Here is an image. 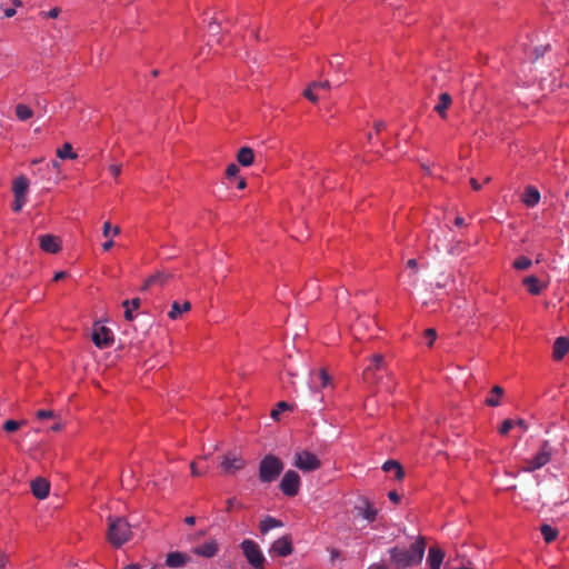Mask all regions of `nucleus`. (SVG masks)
<instances>
[{"mask_svg": "<svg viewBox=\"0 0 569 569\" xmlns=\"http://www.w3.org/2000/svg\"><path fill=\"white\" fill-rule=\"evenodd\" d=\"M330 66L332 68L340 69L342 67V62L340 61L339 58H336L330 61Z\"/></svg>", "mask_w": 569, "mask_h": 569, "instance_id": "nucleus-52", "label": "nucleus"}, {"mask_svg": "<svg viewBox=\"0 0 569 569\" xmlns=\"http://www.w3.org/2000/svg\"><path fill=\"white\" fill-rule=\"evenodd\" d=\"M330 377L325 369L313 373L310 379V389L320 391L321 388H326L329 385Z\"/></svg>", "mask_w": 569, "mask_h": 569, "instance_id": "nucleus-17", "label": "nucleus"}, {"mask_svg": "<svg viewBox=\"0 0 569 569\" xmlns=\"http://www.w3.org/2000/svg\"><path fill=\"white\" fill-rule=\"evenodd\" d=\"M234 503H236V498H229L227 500V510L231 511V509L233 508Z\"/></svg>", "mask_w": 569, "mask_h": 569, "instance_id": "nucleus-59", "label": "nucleus"}, {"mask_svg": "<svg viewBox=\"0 0 569 569\" xmlns=\"http://www.w3.org/2000/svg\"><path fill=\"white\" fill-rule=\"evenodd\" d=\"M272 550L280 557H287V556L291 555L293 548H292L290 538L284 536V537L277 539L272 543Z\"/></svg>", "mask_w": 569, "mask_h": 569, "instance_id": "nucleus-16", "label": "nucleus"}, {"mask_svg": "<svg viewBox=\"0 0 569 569\" xmlns=\"http://www.w3.org/2000/svg\"><path fill=\"white\" fill-rule=\"evenodd\" d=\"M300 476L295 470H288L284 472L279 488L281 492L288 497H295L298 495L300 489Z\"/></svg>", "mask_w": 569, "mask_h": 569, "instance_id": "nucleus-8", "label": "nucleus"}, {"mask_svg": "<svg viewBox=\"0 0 569 569\" xmlns=\"http://www.w3.org/2000/svg\"><path fill=\"white\" fill-rule=\"evenodd\" d=\"M16 116L20 121H27L33 116V111L27 104L19 103L16 107Z\"/></svg>", "mask_w": 569, "mask_h": 569, "instance_id": "nucleus-31", "label": "nucleus"}, {"mask_svg": "<svg viewBox=\"0 0 569 569\" xmlns=\"http://www.w3.org/2000/svg\"><path fill=\"white\" fill-rule=\"evenodd\" d=\"M540 200V192L533 187H527L523 194L522 201L527 207H535Z\"/></svg>", "mask_w": 569, "mask_h": 569, "instance_id": "nucleus-21", "label": "nucleus"}, {"mask_svg": "<svg viewBox=\"0 0 569 569\" xmlns=\"http://www.w3.org/2000/svg\"><path fill=\"white\" fill-rule=\"evenodd\" d=\"M492 396L486 400V403L491 407L498 406V385L492 386L491 388Z\"/></svg>", "mask_w": 569, "mask_h": 569, "instance_id": "nucleus-38", "label": "nucleus"}, {"mask_svg": "<svg viewBox=\"0 0 569 569\" xmlns=\"http://www.w3.org/2000/svg\"><path fill=\"white\" fill-rule=\"evenodd\" d=\"M388 498L395 503H398L400 501V496L396 491H390L388 493Z\"/></svg>", "mask_w": 569, "mask_h": 569, "instance_id": "nucleus-49", "label": "nucleus"}, {"mask_svg": "<svg viewBox=\"0 0 569 569\" xmlns=\"http://www.w3.org/2000/svg\"><path fill=\"white\" fill-rule=\"evenodd\" d=\"M425 550L426 542L420 538L408 549L398 547L390 549V557L398 568H407L420 563L423 558Z\"/></svg>", "mask_w": 569, "mask_h": 569, "instance_id": "nucleus-1", "label": "nucleus"}, {"mask_svg": "<svg viewBox=\"0 0 569 569\" xmlns=\"http://www.w3.org/2000/svg\"><path fill=\"white\" fill-rule=\"evenodd\" d=\"M417 266H418V263H417V260H416V259H409V260L407 261V267H408V268H410V269H416V268H417Z\"/></svg>", "mask_w": 569, "mask_h": 569, "instance_id": "nucleus-61", "label": "nucleus"}, {"mask_svg": "<svg viewBox=\"0 0 569 569\" xmlns=\"http://www.w3.org/2000/svg\"><path fill=\"white\" fill-rule=\"evenodd\" d=\"M523 286L531 295H539L542 286L536 276H529L523 279Z\"/></svg>", "mask_w": 569, "mask_h": 569, "instance_id": "nucleus-27", "label": "nucleus"}, {"mask_svg": "<svg viewBox=\"0 0 569 569\" xmlns=\"http://www.w3.org/2000/svg\"><path fill=\"white\" fill-rule=\"evenodd\" d=\"M246 467V460L234 452H228L222 456L220 468L224 475H233Z\"/></svg>", "mask_w": 569, "mask_h": 569, "instance_id": "nucleus-9", "label": "nucleus"}, {"mask_svg": "<svg viewBox=\"0 0 569 569\" xmlns=\"http://www.w3.org/2000/svg\"><path fill=\"white\" fill-rule=\"evenodd\" d=\"M239 172V167L236 163H230L226 169L227 178H236Z\"/></svg>", "mask_w": 569, "mask_h": 569, "instance_id": "nucleus-42", "label": "nucleus"}, {"mask_svg": "<svg viewBox=\"0 0 569 569\" xmlns=\"http://www.w3.org/2000/svg\"><path fill=\"white\" fill-rule=\"evenodd\" d=\"M293 466L303 472H311L321 467V461L315 453L301 450L295 453Z\"/></svg>", "mask_w": 569, "mask_h": 569, "instance_id": "nucleus-7", "label": "nucleus"}, {"mask_svg": "<svg viewBox=\"0 0 569 569\" xmlns=\"http://www.w3.org/2000/svg\"><path fill=\"white\" fill-rule=\"evenodd\" d=\"M66 277H67V272H64V271H59V272H57V273L54 274L53 280H54V281H59V280H61V279H64Z\"/></svg>", "mask_w": 569, "mask_h": 569, "instance_id": "nucleus-55", "label": "nucleus"}, {"mask_svg": "<svg viewBox=\"0 0 569 569\" xmlns=\"http://www.w3.org/2000/svg\"><path fill=\"white\" fill-rule=\"evenodd\" d=\"M123 569H140V566L137 563H131V565L124 567Z\"/></svg>", "mask_w": 569, "mask_h": 569, "instance_id": "nucleus-64", "label": "nucleus"}, {"mask_svg": "<svg viewBox=\"0 0 569 569\" xmlns=\"http://www.w3.org/2000/svg\"><path fill=\"white\" fill-rule=\"evenodd\" d=\"M531 266V260L526 257H520L515 260L513 267L518 270H525Z\"/></svg>", "mask_w": 569, "mask_h": 569, "instance_id": "nucleus-37", "label": "nucleus"}, {"mask_svg": "<svg viewBox=\"0 0 569 569\" xmlns=\"http://www.w3.org/2000/svg\"><path fill=\"white\" fill-rule=\"evenodd\" d=\"M290 408H291V406H290L288 402H286V401H280V402H278L277 408H276V409H273V410L271 411V413H270V415H271V417H272L274 420H278V419H279L280 413H281L282 411H284V410H289Z\"/></svg>", "mask_w": 569, "mask_h": 569, "instance_id": "nucleus-34", "label": "nucleus"}, {"mask_svg": "<svg viewBox=\"0 0 569 569\" xmlns=\"http://www.w3.org/2000/svg\"><path fill=\"white\" fill-rule=\"evenodd\" d=\"M60 13V9L59 8H52L51 10H49L46 16L48 18H52V19H56Z\"/></svg>", "mask_w": 569, "mask_h": 569, "instance_id": "nucleus-48", "label": "nucleus"}, {"mask_svg": "<svg viewBox=\"0 0 569 569\" xmlns=\"http://www.w3.org/2000/svg\"><path fill=\"white\" fill-rule=\"evenodd\" d=\"M113 244H114V243H113V241H112V240H108V241H106L104 243H102V249H103L104 251H108V250H110V249L113 247Z\"/></svg>", "mask_w": 569, "mask_h": 569, "instance_id": "nucleus-56", "label": "nucleus"}, {"mask_svg": "<svg viewBox=\"0 0 569 569\" xmlns=\"http://www.w3.org/2000/svg\"><path fill=\"white\" fill-rule=\"evenodd\" d=\"M240 548L244 558L247 559V562L251 566L252 569H264L267 560L256 541L251 539H244L240 543Z\"/></svg>", "mask_w": 569, "mask_h": 569, "instance_id": "nucleus-4", "label": "nucleus"}, {"mask_svg": "<svg viewBox=\"0 0 569 569\" xmlns=\"http://www.w3.org/2000/svg\"><path fill=\"white\" fill-rule=\"evenodd\" d=\"M119 233H120V228L118 226L112 228L111 223L109 221H106L103 223V228H102L103 237H109L110 234L118 236Z\"/></svg>", "mask_w": 569, "mask_h": 569, "instance_id": "nucleus-35", "label": "nucleus"}, {"mask_svg": "<svg viewBox=\"0 0 569 569\" xmlns=\"http://www.w3.org/2000/svg\"><path fill=\"white\" fill-rule=\"evenodd\" d=\"M50 490V483L44 478H37L31 481V491L38 499H44L48 497Z\"/></svg>", "mask_w": 569, "mask_h": 569, "instance_id": "nucleus-14", "label": "nucleus"}, {"mask_svg": "<svg viewBox=\"0 0 569 569\" xmlns=\"http://www.w3.org/2000/svg\"><path fill=\"white\" fill-rule=\"evenodd\" d=\"M379 372L380 371H373L372 366H367L362 373L363 381L368 385L378 383L379 379L381 378L378 376Z\"/></svg>", "mask_w": 569, "mask_h": 569, "instance_id": "nucleus-30", "label": "nucleus"}, {"mask_svg": "<svg viewBox=\"0 0 569 569\" xmlns=\"http://www.w3.org/2000/svg\"><path fill=\"white\" fill-rule=\"evenodd\" d=\"M382 470L386 472L395 471V478L401 480L405 477V471L401 465L396 460H388L383 463Z\"/></svg>", "mask_w": 569, "mask_h": 569, "instance_id": "nucleus-25", "label": "nucleus"}, {"mask_svg": "<svg viewBox=\"0 0 569 569\" xmlns=\"http://www.w3.org/2000/svg\"><path fill=\"white\" fill-rule=\"evenodd\" d=\"M540 532L547 543L552 542L558 537V530L548 523L540 527Z\"/></svg>", "mask_w": 569, "mask_h": 569, "instance_id": "nucleus-29", "label": "nucleus"}, {"mask_svg": "<svg viewBox=\"0 0 569 569\" xmlns=\"http://www.w3.org/2000/svg\"><path fill=\"white\" fill-rule=\"evenodd\" d=\"M569 351V339L566 337H558L553 342L552 356L555 360H560Z\"/></svg>", "mask_w": 569, "mask_h": 569, "instance_id": "nucleus-18", "label": "nucleus"}, {"mask_svg": "<svg viewBox=\"0 0 569 569\" xmlns=\"http://www.w3.org/2000/svg\"><path fill=\"white\" fill-rule=\"evenodd\" d=\"M36 416L38 419H47L54 417V412L52 410H39Z\"/></svg>", "mask_w": 569, "mask_h": 569, "instance_id": "nucleus-45", "label": "nucleus"}, {"mask_svg": "<svg viewBox=\"0 0 569 569\" xmlns=\"http://www.w3.org/2000/svg\"><path fill=\"white\" fill-rule=\"evenodd\" d=\"M363 503V506H358L356 508L358 511V516L371 522L377 517V509L373 508L368 501H365Z\"/></svg>", "mask_w": 569, "mask_h": 569, "instance_id": "nucleus-24", "label": "nucleus"}, {"mask_svg": "<svg viewBox=\"0 0 569 569\" xmlns=\"http://www.w3.org/2000/svg\"><path fill=\"white\" fill-rule=\"evenodd\" d=\"M190 561V557L180 551L169 552L166 558V565L170 568H182Z\"/></svg>", "mask_w": 569, "mask_h": 569, "instance_id": "nucleus-15", "label": "nucleus"}, {"mask_svg": "<svg viewBox=\"0 0 569 569\" xmlns=\"http://www.w3.org/2000/svg\"><path fill=\"white\" fill-rule=\"evenodd\" d=\"M8 562V556L0 551V569H3Z\"/></svg>", "mask_w": 569, "mask_h": 569, "instance_id": "nucleus-51", "label": "nucleus"}, {"mask_svg": "<svg viewBox=\"0 0 569 569\" xmlns=\"http://www.w3.org/2000/svg\"><path fill=\"white\" fill-rule=\"evenodd\" d=\"M27 197L14 196V201L12 203V210L14 212H20L22 207L26 204Z\"/></svg>", "mask_w": 569, "mask_h": 569, "instance_id": "nucleus-39", "label": "nucleus"}, {"mask_svg": "<svg viewBox=\"0 0 569 569\" xmlns=\"http://www.w3.org/2000/svg\"><path fill=\"white\" fill-rule=\"evenodd\" d=\"M92 341L98 348H108L113 343V335L107 327L99 326L92 332Z\"/></svg>", "mask_w": 569, "mask_h": 569, "instance_id": "nucleus-10", "label": "nucleus"}, {"mask_svg": "<svg viewBox=\"0 0 569 569\" xmlns=\"http://www.w3.org/2000/svg\"><path fill=\"white\" fill-rule=\"evenodd\" d=\"M528 425L523 419H506L500 423V437L509 436L516 441L527 432Z\"/></svg>", "mask_w": 569, "mask_h": 569, "instance_id": "nucleus-6", "label": "nucleus"}, {"mask_svg": "<svg viewBox=\"0 0 569 569\" xmlns=\"http://www.w3.org/2000/svg\"><path fill=\"white\" fill-rule=\"evenodd\" d=\"M190 469H191V475L193 477H198V476H201L202 472H200L201 470L198 468L197 463L194 461H192L190 463Z\"/></svg>", "mask_w": 569, "mask_h": 569, "instance_id": "nucleus-47", "label": "nucleus"}, {"mask_svg": "<svg viewBox=\"0 0 569 569\" xmlns=\"http://www.w3.org/2000/svg\"><path fill=\"white\" fill-rule=\"evenodd\" d=\"M386 124L382 121H378L375 124L376 132L379 133L382 129H385Z\"/></svg>", "mask_w": 569, "mask_h": 569, "instance_id": "nucleus-58", "label": "nucleus"}, {"mask_svg": "<svg viewBox=\"0 0 569 569\" xmlns=\"http://www.w3.org/2000/svg\"><path fill=\"white\" fill-rule=\"evenodd\" d=\"M330 82L328 80L326 81H315L312 82V88H317V90H329L330 89Z\"/></svg>", "mask_w": 569, "mask_h": 569, "instance_id": "nucleus-44", "label": "nucleus"}, {"mask_svg": "<svg viewBox=\"0 0 569 569\" xmlns=\"http://www.w3.org/2000/svg\"><path fill=\"white\" fill-rule=\"evenodd\" d=\"M370 365L373 367V371H385L386 362L382 355H373L370 360Z\"/></svg>", "mask_w": 569, "mask_h": 569, "instance_id": "nucleus-33", "label": "nucleus"}, {"mask_svg": "<svg viewBox=\"0 0 569 569\" xmlns=\"http://www.w3.org/2000/svg\"><path fill=\"white\" fill-rule=\"evenodd\" d=\"M132 310H133L132 308H130L128 310H124V318H126V320L132 321L134 319Z\"/></svg>", "mask_w": 569, "mask_h": 569, "instance_id": "nucleus-54", "label": "nucleus"}, {"mask_svg": "<svg viewBox=\"0 0 569 569\" xmlns=\"http://www.w3.org/2000/svg\"><path fill=\"white\" fill-rule=\"evenodd\" d=\"M184 522H186L187 525H189V526H192V525H194V523H196V517H193V516H188V517H186V518H184Z\"/></svg>", "mask_w": 569, "mask_h": 569, "instance_id": "nucleus-63", "label": "nucleus"}, {"mask_svg": "<svg viewBox=\"0 0 569 569\" xmlns=\"http://www.w3.org/2000/svg\"><path fill=\"white\" fill-rule=\"evenodd\" d=\"M131 538L130 525L121 517L108 519L107 539L116 548H120Z\"/></svg>", "mask_w": 569, "mask_h": 569, "instance_id": "nucleus-2", "label": "nucleus"}, {"mask_svg": "<svg viewBox=\"0 0 569 569\" xmlns=\"http://www.w3.org/2000/svg\"><path fill=\"white\" fill-rule=\"evenodd\" d=\"M14 14H16V9H13V8H7V9L4 10V16H6L7 18H11V17H13Z\"/></svg>", "mask_w": 569, "mask_h": 569, "instance_id": "nucleus-57", "label": "nucleus"}, {"mask_svg": "<svg viewBox=\"0 0 569 569\" xmlns=\"http://www.w3.org/2000/svg\"><path fill=\"white\" fill-rule=\"evenodd\" d=\"M453 224H455L456 227L460 228V227H462V226H465V224H466V221H465V219H463L462 217L457 216V217L455 218V220H453Z\"/></svg>", "mask_w": 569, "mask_h": 569, "instance_id": "nucleus-50", "label": "nucleus"}, {"mask_svg": "<svg viewBox=\"0 0 569 569\" xmlns=\"http://www.w3.org/2000/svg\"><path fill=\"white\" fill-rule=\"evenodd\" d=\"M445 558V552L439 546H431L429 548L427 562L430 569H440Z\"/></svg>", "mask_w": 569, "mask_h": 569, "instance_id": "nucleus-13", "label": "nucleus"}, {"mask_svg": "<svg viewBox=\"0 0 569 569\" xmlns=\"http://www.w3.org/2000/svg\"><path fill=\"white\" fill-rule=\"evenodd\" d=\"M246 186H247V182H246L244 178H240L238 180L237 188L240 190H243L246 188Z\"/></svg>", "mask_w": 569, "mask_h": 569, "instance_id": "nucleus-60", "label": "nucleus"}, {"mask_svg": "<svg viewBox=\"0 0 569 569\" xmlns=\"http://www.w3.org/2000/svg\"><path fill=\"white\" fill-rule=\"evenodd\" d=\"M191 308V303L189 301H184L182 305L178 301H173L171 305V310L169 311L168 316L172 320H177L182 316L183 312L189 311Z\"/></svg>", "mask_w": 569, "mask_h": 569, "instance_id": "nucleus-22", "label": "nucleus"}, {"mask_svg": "<svg viewBox=\"0 0 569 569\" xmlns=\"http://www.w3.org/2000/svg\"><path fill=\"white\" fill-rule=\"evenodd\" d=\"M218 551H219V545L213 539L206 541L204 543L197 546L193 549V552L197 556L204 557V558H212L218 553Z\"/></svg>", "mask_w": 569, "mask_h": 569, "instance_id": "nucleus-12", "label": "nucleus"}, {"mask_svg": "<svg viewBox=\"0 0 569 569\" xmlns=\"http://www.w3.org/2000/svg\"><path fill=\"white\" fill-rule=\"evenodd\" d=\"M169 278H171V274L157 273L154 276H151L146 281V283H144L142 289L146 290L147 288H149L151 286H154V284L163 286L169 280Z\"/></svg>", "mask_w": 569, "mask_h": 569, "instance_id": "nucleus-28", "label": "nucleus"}, {"mask_svg": "<svg viewBox=\"0 0 569 569\" xmlns=\"http://www.w3.org/2000/svg\"><path fill=\"white\" fill-rule=\"evenodd\" d=\"M283 523L270 516H267L263 520L260 521L259 529L262 535H266L269 530L273 528H280Z\"/></svg>", "mask_w": 569, "mask_h": 569, "instance_id": "nucleus-26", "label": "nucleus"}, {"mask_svg": "<svg viewBox=\"0 0 569 569\" xmlns=\"http://www.w3.org/2000/svg\"><path fill=\"white\" fill-rule=\"evenodd\" d=\"M549 49H550L549 44L536 47L535 50H533V52H535V60H537L540 57H542Z\"/></svg>", "mask_w": 569, "mask_h": 569, "instance_id": "nucleus-43", "label": "nucleus"}, {"mask_svg": "<svg viewBox=\"0 0 569 569\" xmlns=\"http://www.w3.org/2000/svg\"><path fill=\"white\" fill-rule=\"evenodd\" d=\"M317 88H312V83L303 91V96L311 102L318 101V96L315 93Z\"/></svg>", "mask_w": 569, "mask_h": 569, "instance_id": "nucleus-41", "label": "nucleus"}, {"mask_svg": "<svg viewBox=\"0 0 569 569\" xmlns=\"http://www.w3.org/2000/svg\"><path fill=\"white\" fill-rule=\"evenodd\" d=\"M423 336L427 339V345L431 347L437 338V332L433 328H428L423 331Z\"/></svg>", "mask_w": 569, "mask_h": 569, "instance_id": "nucleus-40", "label": "nucleus"}, {"mask_svg": "<svg viewBox=\"0 0 569 569\" xmlns=\"http://www.w3.org/2000/svg\"><path fill=\"white\" fill-rule=\"evenodd\" d=\"M24 423L26 421L7 420L3 423V430L7 432H14L19 429L20 426Z\"/></svg>", "mask_w": 569, "mask_h": 569, "instance_id": "nucleus-36", "label": "nucleus"}, {"mask_svg": "<svg viewBox=\"0 0 569 569\" xmlns=\"http://www.w3.org/2000/svg\"><path fill=\"white\" fill-rule=\"evenodd\" d=\"M470 184H471L472 189L476 191L481 189V186L476 178L470 179Z\"/></svg>", "mask_w": 569, "mask_h": 569, "instance_id": "nucleus-53", "label": "nucleus"}, {"mask_svg": "<svg viewBox=\"0 0 569 569\" xmlns=\"http://www.w3.org/2000/svg\"><path fill=\"white\" fill-rule=\"evenodd\" d=\"M130 305H131V308L132 309H138L140 307V299L139 298H134L130 301Z\"/></svg>", "mask_w": 569, "mask_h": 569, "instance_id": "nucleus-62", "label": "nucleus"}, {"mask_svg": "<svg viewBox=\"0 0 569 569\" xmlns=\"http://www.w3.org/2000/svg\"><path fill=\"white\" fill-rule=\"evenodd\" d=\"M57 156L62 160L77 158V154L72 151V146L69 142H66L57 150Z\"/></svg>", "mask_w": 569, "mask_h": 569, "instance_id": "nucleus-32", "label": "nucleus"}, {"mask_svg": "<svg viewBox=\"0 0 569 569\" xmlns=\"http://www.w3.org/2000/svg\"><path fill=\"white\" fill-rule=\"evenodd\" d=\"M452 102L451 96L447 92H443L439 96V101L435 106V111L441 117H447V110L449 109Z\"/></svg>", "mask_w": 569, "mask_h": 569, "instance_id": "nucleus-19", "label": "nucleus"}, {"mask_svg": "<svg viewBox=\"0 0 569 569\" xmlns=\"http://www.w3.org/2000/svg\"><path fill=\"white\" fill-rule=\"evenodd\" d=\"M283 462L273 455L264 456L259 463V480L263 483L274 481L283 470Z\"/></svg>", "mask_w": 569, "mask_h": 569, "instance_id": "nucleus-3", "label": "nucleus"}, {"mask_svg": "<svg viewBox=\"0 0 569 569\" xmlns=\"http://www.w3.org/2000/svg\"><path fill=\"white\" fill-rule=\"evenodd\" d=\"M553 455V448L548 440L542 441L539 450L530 458L526 460L525 470L532 472L545 467Z\"/></svg>", "mask_w": 569, "mask_h": 569, "instance_id": "nucleus-5", "label": "nucleus"}, {"mask_svg": "<svg viewBox=\"0 0 569 569\" xmlns=\"http://www.w3.org/2000/svg\"><path fill=\"white\" fill-rule=\"evenodd\" d=\"M109 171L113 177H118L121 172V166L119 164H111L109 167Z\"/></svg>", "mask_w": 569, "mask_h": 569, "instance_id": "nucleus-46", "label": "nucleus"}, {"mask_svg": "<svg viewBox=\"0 0 569 569\" xmlns=\"http://www.w3.org/2000/svg\"><path fill=\"white\" fill-rule=\"evenodd\" d=\"M39 246L48 253H57L61 250V241L53 234H41L39 237Z\"/></svg>", "mask_w": 569, "mask_h": 569, "instance_id": "nucleus-11", "label": "nucleus"}, {"mask_svg": "<svg viewBox=\"0 0 569 569\" xmlns=\"http://www.w3.org/2000/svg\"><path fill=\"white\" fill-rule=\"evenodd\" d=\"M253 160H254V154H253V150L249 147H242L239 149L238 153H237V161L243 166V167H249L253 163Z\"/></svg>", "mask_w": 569, "mask_h": 569, "instance_id": "nucleus-20", "label": "nucleus"}, {"mask_svg": "<svg viewBox=\"0 0 569 569\" xmlns=\"http://www.w3.org/2000/svg\"><path fill=\"white\" fill-rule=\"evenodd\" d=\"M29 188V181L26 177L20 176L14 179L12 184V191L14 196L27 197V191Z\"/></svg>", "mask_w": 569, "mask_h": 569, "instance_id": "nucleus-23", "label": "nucleus"}]
</instances>
